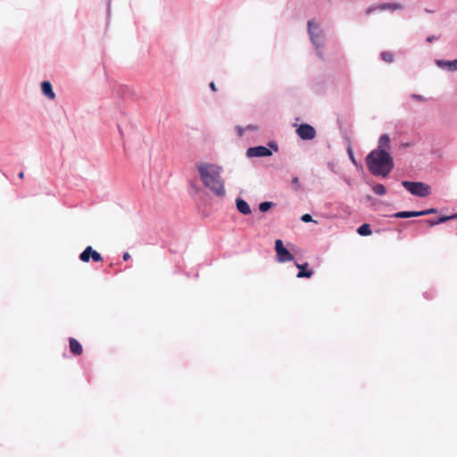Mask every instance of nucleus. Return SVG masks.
<instances>
[{"instance_id":"1","label":"nucleus","mask_w":457,"mask_h":457,"mask_svg":"<svg viewBox=\"0 0 457 457\" xmlns=\"http://www.w3.org/2000/svg\"><path fill=\"white\" fill-rule=\"evenodd\" d=\"M196 168L204 185L216 196H224L226 190L224 180L221 178L222 168L208 162L197 163Z\"/></svg>"},{"instance_id":"2","label":"nucleus","mask_w":457,"mask_h":457,"mask_svg":"<svg viewBox=\"0 0 457 457\" xmlns=\"http://www.w3.org/2000/svg\"><path fill=\"white\" fill-rule=\"evenodd\" d=\"M369 170L374 176L386 177L394 169L393 158L385 149H375L366 157Z\"/></svg>"},{"instance_id":"3","label":"nucleus","mask_w":457,"mask_h":457,"mask_svg":"<svg viewBox=\"0 0 457 457\" xmlns=\"http://www.w3.org/2000/svg\"><path fill=\"white\" fill-rule=\"evenodd\" d=\"M403 187L413 195L426 197L430 195V187L422 182L403 181Z\"/></svg>"},{"instance_id":"4","label":"nucleus","mask_w":457,"mask_h":457,"mask_svg":"<svg viewBox=\"0 0 457 457\" xmlns=\"http://www.w3.org/2000/svg\"><path fill=\"white\" fill-rule=\"evenodd\" d=\"M308 32L312 44L320 47L322 45V33L314 21H308Z\"/></svg>"},{"instance_id":"5","label":"nucleus","mask_w":457,"mask_h":457,"mask_svg":"<svg viewBox=\"0 0 457 457\" xmlns=\"http://www.w3.org/2000/svg\"><path fill=\"white\" fill-rule=\"evenodd\" d=\"M275 251L279 262H286L294 260V255L284 247L283 242L280 239H277L275 241Z\"/></svg>"},{"instance_id":"6","label":"nucleus","mask_w":457,"mask_h":457,"mask_svg":"<svg viewBox=\"0 0 457 457\" xmlns=\"http://www.w3.org/2000/svg\"><path fill=\"white\" fill-rule=\"evenodd\" d=\"M79 259L83 262H88L90 259L96 262L103 261L102 255L94 250L92 246H87L86 249L80 253Z\"/></svg>"},{"instance_id":"7","label":"nucleus","mask_w":457,"mask_h":457,"mask_svg":"<svg viewBox=\"0 0 457 457\" xmlns=\"http://www.w3.org/2000/svg\"><path fill=\"white\" fill-rule=\"evenodd\" d=\"M296 133L303 140H312L316 136L315 129L309 124H301L297 128Z\"/></svg>"},{"instance_id":"8","label":"nucleus","mask_w":457,"mask_h":457,"mask_svg":"<svg viewBox=\"0 0 457 457\" xmlns=\"http://www.w3.org/2000/svg\"><path fill=\"white\" fill-rule=\"evenodd\" d=\"M272 154V152L262 145L254 146V147H249L246 151V155L249 158L253 157H267L270 156Z\"/></svg>"},{"instance_id":"9","label":"nucleus","mask_w":457,"mask_h":457,"mask_svg":"<svg viewBox=\"0 0 457 457\" xmlns=\"http://www.w3.org/2000/svg\"><path fill=\"white\" fill-rule=\"evenodd\" d=\"M401 8H402V6L400 4H378V5L369 7L365 11V14L366 15H370L372 12L377 11V10H379V11H386V10L395 11V10L401 9Z\"/></svg>"},{"instance_id":"10","label":"nucleus","mask_w":457,"mask_h":457,"mask_svg":"<svg viewBox=\"0 0 457 457\" xmlns=\"http://www.w3.org/2000/svg\"><path fill=\"white\" fill-rule=\"evenodd\" d=\"M436 64L439 68L447 70L449 71H457V59L453 60V61L436 60Z\"/></svg>"},{"instance_id":"11","label":"nucleus","mask_w":457,"mask_h":457,"mask_svg":"<svg viewBox=\"0 0 457 457\" xmlns=\"http://www.w3.org/2000/svg\"><path fill=\"white\" fill-rule=\"evenodd\" d=\"M296 267L299 269V272L297 274V278H311L313 274V271L312 270H307V267H308V263L305 262V263H303V264H299V263H295Z\"/></svg>"},{"instance_id":"12","label":"nucleus","mask_w":457,"mask_h":457,"mask_svg":"<svg viewBox=\"0 0 457 457\" xmlns=\"http://www.w3.org/2000/svg\"><path fill=\"white\" fill-rule=\"evenodd\" d=\"M70 350L75 355H81L83 353V348L80 343L75 338L71 337L69 339Z\"/></svg>"},{"instance_id":"13","label":"nucleus","mask_w":457,"mask_h":457,"mask_svg":"<svg viewBox=\"0 0 457 457\" xmlns=\"http://www.w3.org/2000/svg\"><path fill=\"white\" fill-rule=\"evenodd\" d=\"M237 208L242 214L245 215H248L252 212L247 202L241 198L237 199Z\"/></svg>"},{"instance_id":"14","label":"nucleus","mask_w":457,"mask_h":457,"mask_svg":"<svg viewBox=\"0 0 457 457\" xmlns=\"http://www.w3.org/2000/svg\"><path fill=\"white\" fill-rule=\"evenodd\" d=\"M41 88L44 95H46L49 99H54L55 97L52 85L49 81H43L41 84Z\"/></svg>"},{"instance_id":"15","label":"nucleus","mask_w":457,"mask_h":457,"mask_svg":"<svg viewBox=\"0 0 457 457\" xmlns=\"http://www.w3.org/2000/svg\"><path fill=\"white\" fill-rule=\"evenodd\" d=\"M389 145H390L389 136L386 134L382 135L378 140V149H385L386 151H387V149L389 148Z\"/></svg>"},{"instance_id":"16","label":"nucleus","mask_w":457,"mask_h":457,"mask_svg":"<svg viewBox=\"0 0 457 457\" xmlns=\"http://www.w3.org/2000/svg\"><path fill=\"white\" fill-rule=\"evenodd\" d=\"M395 218H412V217H420L419 212H398L394 214Z\"/></svg>"},{"instance_id":"17","label":"nucleus","mask_w":457,"mask_h":457,"mask_svg":"<svg viewBox=\"0 0 457 457\" xmlns=\"http://www.w3.org/2000/svg\"><path fill=\"white\" fill-rule=\"evenodd\" d=\"M357 233L361 236H370L372 231L369 224H362L357 228Z\"/></svg>"},{"instance_id":"18","label":"nucleus","mask_w":457,"mask_h":457,"mask_svg":"<svg viewBox=\"0 0 457 457\" xmlns=\"http://www.w3.org/2000/svg\"><path fill=\"white\" fill-rule=\"evenodd\" d=\"M381 59L388 63H391L394 62V55L391 52L384 51L381 53Z\"/></svg>"},{"instance_id":"19","label":"nucleus","mask_w":457,"mask_h":457,"mask_svg":"<svg viewBox=\"0 0 457 457\" xmlns=\"http://www.w3.org/2000/svg\"><path fill=\"white\" fill-rule=\"evenodd\" d=\"M372 189L374 193L378 195H383L386 194V187L382 184H376Z\"/></svg>"},{"instance_id":"20","label":"nucleus","mask_w":457,"mask_h":457,"mask_svg":"<svg viewBox=\"0 0 457 457\" xmlns=\"http://www.w3.org/2000/svg\"><path fill=\"white\" fill-rule=\"evenodd\" d=\"M273 205H274V203H272V202H262L259 204V210L262 212H265L269 211Z\"/></svg>"},{"instance_id":"21","label":"nucleus","mask_w":457,"mask_h":457,"mask_svg":"<svg viewBox=\"0 0 457 457\" xmlns=\"http://www.w3.org/2000/svg\"><path fill=\"white\" fill-rule=\"evenodd\" d=\"M457 218V214H453V215H450V216H440L439 218H437V223L438 224H441V223H444L445 221H448V220H453V219H456Z\"/></svg>"},{"instance_id":"22","label":"nucleus","mask_w":457,"mask_h":457,"mask_svg":"<svg viewBox=\"0 0 457 457\" xmlns=\"http://www.w3.org/2000/svg\"><path fill=\"white\" fill-rule=\"evenodd\" d=\"M436 212H437V210L436 208H430V209H427V210L419 212L420 216L433 214V213H436Z\"/></svg>"},{"instance_id":"23","label":"nucleus","mask_w":457,"mask_h":457,"mask_svg":"<svg viewBox=\"0 0 457 457\" xmlns=\"http://www.w3.org/2000/svg\"><path fill=\"white\" fill-rule=\"evenodd\" d=\"M301 220L303 222H311V221H313L312 220V218L310 214L306 213V214H303L302 217H301Z\"/></svg>"},{"instance_id":"24","label":"nucleus","mask_w":457,"mask_h":457,"mask_svg":"<svg viewBox=\"0 0 457 457\" xmlns=\"http://www.w3.org/2000/svg\"><path fill=\"white\" fill-rule=\"evenodd\" d=\"M424 222L427 223L430 227L438 225L436 219V220H424Z\"/></svg>"},{"instance_id":"25","label":"nucleus","mask_w":457,"mask_h":457,"mask_svg":"<svg viewBox=\"0 0 457 457\" xmlns=\"http://www.w3.org/2000/svg\"><path fill=\"white\" fill-rule=\"evenodd\" d=\"M411 97L412 99H415V100H418V101H424V100H425L423 96H420V95H416V94H412V95L411 96Z\"/></svg>"},{"instance_id":"26","label":"nucleus","mask_w":457,"mask_h":457,"mask_svg":"<svg viewBox=\"0 0 457 457\" xmlns=\"http://www.w3.org/2000/svg\"><path fill=\"white\" fill-rule=\"evenodd\" d=\"M236 129H237V135L239 137H242L244 135L245 129L240 127V126H237Z\"/></svg>"},{"instance_id":"27","label":"nucleus","mask_w":457,"mask_h":457,"mask_svg":"<svg viewBox=\"0 0 457 457\" xmlns=\"http://www.w3.org/2000/svg\"><path fill=\"white\" fill-rule=\"evenodd\" d=\"M269 145L270 148H273L275 152L278 151V147L276 143H270Z\"/></svg>"},{"instance_id":"28","label":"nucleus","mask_w":457,"mask_h":457,"mask_svg":"<svg viewBox=\"0 0 457 457\" xmlns=\"http://www.w3.org/2000/svg\"><path fill=\"white\" fill-rule=\"evenodd\" d=\"M122 258L124 261H128L130 258V254L129 253H124Z\"/></svg>"},{"instance_id":"29","label":"nucleus","mask_w":457,"mask_h":457,"mask_svg":"<svg viewBox=\"0 0 457 457\" xmlns=\"http://www.w3.org/2000/svg\"><path fill=\"white\" fill-rule=\"evenodd\" d=\"M210 87H211V89H212V91H214V92L217 90V88H216V86H215V83H214V82H211V83H210Z\"/></svg>"},{"instance_id":"30","label":"nucleus","mask_w":457,"mask_h":457,"mask_svg":"<svg viewBox=\"0 0 457 457\" xmlns=\"http://www.w3.org/2000/svg\"><path fill=\"white\" fill-rule=\"evenodd\" d=\"M435 39H436V37H435L434 36H430V37H428L427 38V41H428V42H429V43H431V42H432L433 40H435Z\"/></svg>"},{"instance_id":"31","label":"nucleus","mask_w":457,"mask_h":457,"mask_svg":"<svg viewBox=\"0 0 457 457\" xmlns=\"http://www.w3.org/2000/svg\"><path fill=\"white\" fill-rule=\"evenodd\" d=\"M293 183L295 184V185H298V183H299L298 178H294L293 179Z\"/></svg>"},{"instance_id":"32","label":"nucleus","mask_w":457,"mask_h":457,"mask_svg":"<svg viewBox=\"0 0 457 457\" xmlns=\"http://www.w3.org/2000/svg\"><path fill=\"white\" fill-rule=\"evenodd\" d=\"M247 129H248L254 130V129H256V127L252 126V125H249V126L247 127Z\"/></svg>"},{"instance_id":"33","label":"nucleus","mask_w":457,"mask_h":457,"mask_svg":"<svg viewBox=\"0 0 457 457\" xmlns=\"http://www.w3.org/2000/svg\"><path fill=\"white\" fill-rule=\"evenodd\" d=\"M19 178H20V179H23V178H24V172H23V171H21V172L19 173Z\"/></svg>"},{"instance_id":"34","label":"nucleus","mask_w":457,"mask_h":457,"mask_svg":"<svg viewBox=\"0 0 457 457\" xmlns=\"http://www.w3.org/2000/svg\"><path fill=\"white\" fill-rule=\"evenodd\" d=\"M349 152H350V156H351L352 161L354 162V158H353V155L351 150Z\"/></svg>"}]
</instances>
